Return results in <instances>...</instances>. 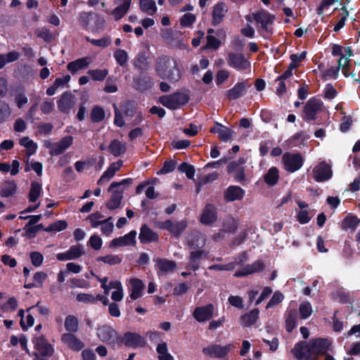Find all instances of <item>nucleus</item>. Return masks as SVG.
Here are the masks:
<instances>
[{
    "mask_svg": "<svg viewBox=\"0 0 360 360\" xmlns=\"http://www.w3.org/2000/svg\"><path fill=\"white\" fill-rule=\"evenodd\" d=\"M103 215L98 211L94 212L88 216L87 219L89 220L91 226L93 228H97L102 224L101 221L99 219L103 218Z\"/></svg>",
    "mask_w": 360,
    "mask_h": 360,
    "instance_id": "obj_60",
    "label": "nucleus"
},
{
    "mask_svg": "<svg viewBox=\"0 0 360 360\" xmlns=\"http://www.w3.org/2000/svg\"><path fill=\"white\" fill-rule=\"evenodd\" d=\"M228 65L238 71L243 72L250 68V62L241 53H229Z\"/></svg>",
    "mask_w": 360,
    "mask_h": 360,
    "instance_id": "obj_8",
    "label": "nucleus"
},
{
    "mask_svg": "<svg viewBox=\"0 0 360 360\" xmlns=\"http://www.w3.org/2000/svg\"><path fill=\"white\" fill-rule=\"evenodd\" d=\"M278 178V169L276 167H271L264 176V181L270 186L276 185Z\"/></svg>",
    "mask_w": 360,
    "mask_h": 360,
    "instance_id": "obj_42",
    "label": "nucleus"
},
{
    "mask_svg": "<svg viewBox=\"0 0 360 360\" xmlns=\"http://www.w3.org/2000/svg\"><path fill=\"white\" fill-rule=\"evenodd\" d=\"M131 0H122V3L115 8L112 11L116 20H120L124 16L130 8Z\"/></svg>",
    "mask_w": 360,
    "mask_h": 360,
    "instance_id": "obj_35",
    "label": "nucleus"
},
{
    "mask_svg": "<svg viewBox=\"0 0 360 360\" xmlns=\"http://www.w3.org/2000/svg\"><path fill=\"white\" fill-rule=\"evenodd\" d=\"M282 161L285 169L290 173H293L302 167L304 160L300 153H285L283 155Z\"/></svg>",
    "mask_w": 360,
    "mask_h": 360,
    "instance_id": "obj_6",
    "label": "nucleus"
},
{
    "mask_svg": "<svg viewBox=\"0 0 360 360\" xmlns=\"http://www.w3.org/2000/svg\"><path fill=\"white\" fill-rule=\"evenodd\" d=\"M20 56V53L15 51L0 54V70L4 68L7 63L18 60Z\"/></svg>",
    "mask_w": 360,
    "mask_h": 360,
    "instance_id": "obj_37",
    "label": "nucleus"
},
{
    "mask_svg": "<svg viewBox=\"0 0 360 360\" xmlns=\"http://www.w3.org/2000/svg\"><path fill=\"white\" fill-rule=\"evenodd\" d=\"M195 15L192 14V13H185L180 19V24L182 27H191L193 22L195 21Z\"/></svg>",
    "mask_w": 360,
    "mask_h": 360,
    "instance_id": "obj_61",
    "label": "nucleus"
},
{
    "mask_svg": "<svg viewBox=\"0 0 360 360\" xmlns=\"http://www.w3.org/2000/svg\"><path fill=\"white\" fill-rule=\"evenodd\" d=\"M154 84L152 78L146 75L141 74L133 77V87L139 92H145L150 90Z\"/></svg>",
    "mask_w": 360,
    "mask_h": 360,
    "instance_id": "obj_15",
    "label": "nucleus"
},
{
    "mask_svg": "<svg viewBox=\"0 0 360 360\" xmlns=\"http://www.w3.org/2000/svg\"><path fill=\"white\" fill-rule=\"evenodd\" d=\"M283 298L284 296L280 291H276L267 303L266 308H271L278 304L283 301Z\"/></svg>",
    "mask_w": 360,
    "mask_h": 360,
    "instance_id": "obj_62",
    "label": "nucleus"
},
{
    "mask_svg": "<svg viewBox=\"0 0 360 360\" xmlns=\"http://www.w3.org/2000/svg\"><path fill=\"white\" fill-rule=\"evenodd\" d=\"M58 110L65 114L69 113L72 108L71 93L65 92L57 101Z\"/></svg>",
    "mask_w": 360,
    "mask_h": 360,
    "instance_id": "obj_32",
    "label": "nucleus"
},
{
    "mask_svg": "<svg viewBox=\"0 0 360 360\" xmlns=\"http://www.w3.org/2000/svg\"><path fill=\"white\" fill-rule=\"evenodd\" d=\"M89 64V61L87 58H81L70 62L67 65V69L72 74H75L78 70L87 68Z\"/></svg>",
    "mask_w": 360,
    "mask_h": 360,
    "instance_id": "obj_34",
    "label": "nucleus"
},
{
    "mask_svg": "<svg viewBox=\"0 0 360 360\" xmlns=\"http://www.w3.org/2000/svg\"><path fill=\"white\" fill-rule=\"evenodd\" d=\"M217 210L212 204H207L202 210L200 222L205 226H211L217 220Z\"/></svg>",
    "mask_w": 360,
    "mask_h": 360,
    "instance_id": "obj_14",
    "label": "nucleus"
},
{
    "mask_svg": "<svg viewBox=\"0 0 360 360\" xmlns=\"http://www.w3.org/2000/svg\"><path fill=\"white\" fill-rule=\"evenodd\" d=\"M97 262H102L110 266L120 264L122 262V257L118 255H108L105 256H101L97 257Z\"/></svg>",
    "mask_w": 360,
    "mask_h": 360,
    "instance_id": "obj_44",
    "label": "nucleus"
},
{
    "mask_svg": "<svg viewBox=\"0 0 360 360\" xmlns=\"http://www.w3.org/2000/svg\"><path fill=\"white\" fill-rule=\"evenodd\" d=\"M114 58L116 63L121 67L127 65L128 61V54L124 49H118L114 52Z\"/></svg>",
    "mask_w": 360,
    "mask_h": 360,
    "instance_id": "obj_46",
    "label": "nucleus"
},
{
    "mask_svg": "<svg viewBox=\"0 0 360 360\" xmlns=\"http://www.w3.org/2000/svg\"><path fill=\"white\" fill-rule=\"evenodd\" d=\"M155 70L159 77L171 83L179 82L182 76L176 60L167 55H162L157 58Z\"/></svg>",
    "mask_w": 360,
    "mask_h": 360,
    "instance_id": "obj_2",
    "label": "nucleus"
},
{
    "mask_svg": "<svg viewBox=\"0 0 360 360\" xmlns=\"http://www.w3.org/2000/svg\"><path fill=\"white\" fill-rule=\"evenodd\" d=\"M190 96L188 94L176 91L170 94L162 95L159 97V103L171 110L181 108L188 103Z\"/></svg>",
    "mask_w": 360,
    "mask_h": 360,
    "instance_id": "obj_3",
    "label": "nucleus"
},
{
    "mask_svg": "<svg viewBox=\"0 0 360 360\" xmlns=\"http://www.w3.org/2000/svg\"><path fill=\"white\" fill-rule=\"evenodd\" d=\"M139 8L149 15H153L157 12L155 0H139Z\"/></svg>",
    "mask_w": 360,
    "mask_h": 360,
    "instance_id": "obj_36",
    "label": "nucleus"
},
{
    "mask_svg": "<svg viewBox=\"0 0 360 360\" xmlns=\"http://www.w3.org/2000/svg\"><path fill=\"white\" fill-rule=\"evenodd\" d=\"M139 238L142 244H148L152 242H158L159 236L147 224H143L140 229Z\"/></svg>",
    "mask_w": 360,
    "mask_h": 360,
    "instance_id": "obj_21",
    "label": "nucleus"
},
{
    "mask_svg": "<svg viewBox=\"0 0 360 360\" xmlns=\"http://www.w3.org/2000/svg\"><path fill=\"white\" fill-rule=\"evenodd\" d=\"M11 115V109L8 103L0 101V123L6 120Z\"/></svg>",
    "mask_w": 360,
    "mask_h": 360,
    "instance_id": "obj_55",
    "label": "nucleus"
},
{
    "mask_svg": "<svg viewBox=\"0 0 360 360\" xmlns=\"http://www.w3.org/2000/svg\"><path fill=\"white\" fill-rule=\"evenodd\" d=\"M246 160L244 158H240L238 160H233L227 165V172L233 174L236 181L242 183L245 180V167L243 166Z\"/></svg>",
    "mask_w": 360,
    "mask_h": 360,
    "instance_id": "obj_9",
    "label": "nucleus"
},
{
    "mask_svg": "<svg viewBox=\"0 0 360 360\" xmlns=\"http://www.w3.org/2000/svg\"><path fill=\"white\" fill-rule=\"evenodd\" d=\"M178 170L181 172L186 174V176L189 179H193L195 176V169L192 165L184 162L178 167Z\"/></svg>",
    "mask_w": 360,
    "mask_h": 360,
    "instance_id": "obj_51",
    "label": "nucleus"
},
{
    "mask_svg": "<svg viewBox=\"0 0 360 360\" xmlns=\"http://www.w3.org/2000/svg\"><path fill=\"white\" fill-rule=\"evenodd\" d=\"M206 39H207V44H206L205 47L207 49H212L214 50H217L220 47V46L221 44V41L219 40L218 39H217L214 36L207 35Z\"/></svg>",
    "mask_w": 360,
    "mask_h": 360,
    "instance_id": "obj_63",
    "label": "nucleus"
},
{
    "mask_svg": "<svg viewBox=\"0 0 360 360\" xmlns=\"http://www.w3.org/2000/svg\"><path fill=\"white\" fill-rule=\"evenodd\" d=\"M176 166V162L173 160H167L158 174H166L173 172Z\"/></svg>",
    "mask_w": 360,
    "mask_h": 360,
    "instance_id": "obj_59",
    "label": "nucleus"
},
{
    "mask_svg": "<svg viewBox=\"0 0 360 360\" xmlns=\"http://www.w3.org/2000/svg\"><path fill=\"white\" fill-rule=\"evenodd\" d=\"M309 136L303 131L297 132L292 136L288 141V146L291 148L304 146Z\"/></svg>",
    "mask_w": 360,
    "mask_h": 360,
    "instance_id": "obj_28",
    "label": "nucleus"
},
{
    "mask_svg": "<svg viewBox=\"0 0 360 360\" xmlns=\"http://www.w3.org/2000/svg\"><path fill=\"white\" fill-rule=\"evenodd\" d=\"M207 253L205 250H198L190 252L189 263L188 268L193 271H197L200 268V262L201 259L204 257L206 258Z\"/></svg>",
    "mask_w": 360,
    "mask_h": 360,
    "instance_id": "obj_24",
    "label": "nucleus"
},
{
    "mask_svg": "<svg viewBox=\"0 0 360 360\" xmlns=\"http://www.w3.org/2000/svg\"><path fill=\"white\" fill-rule=\"evenodd\" d=\"M68 227V223L65 220H58L44 229L46 232H58L65 230Z\"/></svg>",
    "mask_w": 360,
    "mask_h": 360,
    "instance_id": "obj_49",
    "label": "nucleus"
},
{
    "mask_svg": "<svg viewBox=\"0 0 360 360\" xmlns=\"http://www.w3.org/2000/svg\"><path fill=\"white\" fill-rule=\"evenodd\" d=\"M233 133V131L231 129L223 125L220 128L218 136L219 140L226 142L232 137Z\"/></svg>",
    "mask_w": 360,
    "mask_h": 360,
    "instance_id": "obj_57",
    "label": "nucleus"
},
{
    "mask_svg": "<svg viewBox=\"0 0 360 360\" xmlns=\"http://www.w3.org/2000/svg\"><path fill=\"white\" fill-rule=\"evenodd\" d=\"M136 231H131L123 236L115 238L110 241L109 247L110 248H116L118 247L129 246L136 244Z\"/></svg>",
    "mask_w": 360,
    "mask_h": 360,
    "instance_id": "obj_16",
    "label": "nucleus"
},
{
    "mask_svg": "<svg viewBox=\"0 0 360 360\" xmlns=\"http://www.w3.org/2000/svg\"><path fill=\"white\" fill-rule=\"evenodd\" d=\"M231 345L221 346L220 345L212 344L202 349V353L212 358H224L229 352Z\"/></svg>",
    "mask_w": 360,
    "mask_h": 360,
    "instance_id": "obj_13",
    "label": "nucleus"
},
{
    "mask_svg": "<svg viewBox=\"0 0 360 360\" xmlns=\"http://www.w3.org/2000/svg\"><path fill=\"white\" fill-rule=\"evenodd\" d=\"M339 71L338 68L332 66L323 73L322 79L327 80L329 79H337L339 75Z\"/></svg>",
    "mask_w": 360,
    "mask_h": 360,
    "instance_id": "obj_64",
    "label": "nucleus"
},
{
    "mask_svg": "<svg viewBox=\"0 0 360 360\" xmlns=\"http://www.w3.org/2000/svg\"><path fill=\"white\" fill-rule=\"evenodd\" d=\"M64 326L68 333H76L79 328V321L77 318L73 315H68L65 319Z\"/></svg>",
    "mask_w": 360,
    "mask_h": 360,
    "instance_id": "obj_41",
    "label": "nucleus"
},
{
    "mask_svg": "<svg viewBox=\"0 0 360 360\" xmlns=\"http://www.w3.org/2000/svg\"><path fill=\"white\" fill-rule=\"evenodd\" d=\"M41 192V184L37 181H32L30 192L28 194V200L30 202H36L39 198Z\"/></svg>",
    "mask_w": 360,
    "mask_h": 360,
    "instance_id": "obj_40",
    "label": "nucleus"
},
{
    "mask_svg": "<svg viewBox=\"0 0 360 360\" xmlns=\"http://www.w3.org/2000/svg\"><path fill=\"white\" fill-rule=\"evenodd\" d=\"M73 142L72 136H66L62 138L58 142L53 144V148L50 153L53 156H57L62 154L67 148H68Z\"/></svg>",
    "mask_w": 360,
    "mask_h": 360,
    "instance_id": "obj_23",
    "label": "nucleus"
},
{
    "mask_svg": "<svg viewBox=\"0 0 360 360\" xmlns=\"http://www.w3.org/2000/svg\"><path fill=\"white\" fill-rule=\"evenodd\" d=\"M245 191L238 186H229L224 193V200L226 202L241 200L245 196Z\"/></svg>",
    "mask_w": 360,
    "mask_h": 360,
    "instance_id": "obj_19",
    "label": "nucleus"
},
{
    "mask_svg": "<svg viewBox=\"0 0 360 360\" xmlns=\"http://www.w3.org/2000/svg\"><path fill=\"white\" fill-rule=\"evenodd\" d=\"M37 37L44 39L46 43H51L55 39L53 34L49 29L44 27L39 31Z\"/></svg>",
    "mask_w": 360,
    "mask_h": 360,
    "instance_id": "obj_58",
    "label": "nucleus"
},
{
    "mask_svg": "<svg viewBox=\"0 0 360 360\" xmlns=\"http://www.w3.org/2000/svg\"><path fill=\"white\" fill-rule=\"evenodd\" d=\"M17 185L13 180H6L0 189V197L9 198L13 196L17 192Z\"/></svg>",
    "mask_w": 360,
    "mask_h": 360,
    "instance_id": "obj_30",
    "label": "nucleus"
},
{
    "mask_svg": "<svg viewBox=\"0 0 360 360\" xmlns=\"http://www.w3.org/2000/svg\"><path fill=\"white\" fill-rule=\"evenodd\" d=\"M105 118L104 110L98 106H94L91 112V120L94 123H98L103 121Z\"/></svg>",
    "mask_w": 360,
    "mask_h": 360,
    "instance_id": "obj_45",
    "label": "nucleus"
},
{
    "mask_svg": "<svg viewBox=\"0 0 360 360\" xmlns=\"http://www.w3.org/2000/svg\"><path fill=\"white\" fill-rule=\"evenodd\" d=\"M187 227L186 221L182 220L176 223L172 222L170 219H167L160 224L159 228L167 230L176 238L179 237Z\"/></svg>",
    "mask_w": 360,
    "mask_h": 360,
    "instance_id": "obj_11",
    "label": "nucleus"
},
{
    "mask_svg": "<svg viewBox=\"0 0 360 360\" xmlns=\"http://www.w3.org/2000/svg\"><path fill=\"white\" fill-rule=\"evenodd\" d=\"M255 20L259 24H271L274 17L264 10L259 11L253 13Z\"/></svg>",
    "mask_w": 360,
    "mask_h": 360,
    "instance_id": "obj_38",
    "label": "nucleus"
},
{
    "mask_svg": "<svg viewBox=\"0 0 360 360\" xmlns=\"http://www.w3.org/2000/svg\"><path fill=\"white\" fill-rule=\"evenodd\" d=\"M122 345L126 347L137 348L145 347L146 342L143 337L136 333L127 331L121 336Z\"/></svg>",
    "mask_w": 360,
    "mask_h": 360,
    "instance_id": "obj_10",
    "label": "nucleus"
},
{
    "mask_svg": "<svg viewBox=\"0 0 360 360\" xmlns=\"http://www.w3.org/2000/svg\"><path fill=\"white\" fill-rule=\"evenodd\" d=\"M228 11L227 6L224 2H219L214 5L212 14V25L217 26L220 24Z\"/></svg>",
    "mask_w": 360,
    "mask_h": 360,
    "instance_id": "obj_22",
    "label": "nucleus"
},
{
    "mask_svg": "<svg viewBox=\"0 0 360 360\" xmlns=\"http://www.w3.org/2000/svg\"><path fill=\"white\" fill-rule=\"evenodd\" d=\"M333 347L331 341L325 338H314L308 342L300 341L296 343L292 349L293 355L298 359L305 357L306 354L309 356L315 358L321 356L327 352H332Z\"/></svg>",
    "mask_w": 360,
    "mask_h": 360,
    "instance_id": "obj_1",
    "label": "nucleus"
},
{
    "mask_svg": "<svg viewBox=\"0 0 360 360\" xmlns=\"http://www.w3.org/2000/svg\"><path fill=\"white\" fill-rule=\"evenodd\" d=\"M323 102L321 99L315 96L310 98L304 106V120L308 122L315 120L317 112L321 110Z\"/></svg>",
    "mask_w": 360,
    "mask_h": 360,
    "instance_id": "obj_7",
    "label": "nucleus"
},
{
    "mask_svg": "<svg viewBox=\"0 0 360 360\" xmlns=\"http://www.w3.org/2000/svg\"><path fill=\"white\" fill-rule=\"evenodd\" d=\"M61 341L68 347L75 352L81 351L84 347V343L76 337L74 333H66L61 335Z\"/></svg>",
    "mask_w": 360,
    "mask_h": 360,
    "instance_id": "obj_20",
    "label": "nucleus"
},
{
    "mask_svg": "<svg viewBox=\"0 0 360 360\" xmlns=\"http://www.w3.org/2000/svg\"><path fill=\"white\" fill-rule=\"evenodd\" d=\"M32 342L34 349L37 350L32 353V356H34V360H48L53 355V347L44 335L33 337Z\"/></svg>",
    "mask_w": 360,
    "mask_h": 360,
    "instance_id": "obj_4",
    "label": "nucleus"
},
{
    "mask_svg": "<svg viewBox=\"0 0 360 360\" xmlns=\"http://www.w3.org/2000/svg\"><path fill=\"white\" fill-rule=\"evenodd\" d=\"M87 73L93 80L101 82L107 77L108 70L107 69L89 70Z\"/></svg>",
    "mask_w": 360,
    "mask_h": 360,
    "instance_id": "obj_48",
    "label": "nucleus"
},
{
    "mask_svg": "<svg viewBox=\"0 0 360 360\" xmlns=\"http://www.w3.org/2000/svg\"><path fill=\"white\" fill-rule=\"evenodd\" d=\"M247 85L245 82H238L233 87L226 92V97L230 100H236L246 93Z\"/></svg>",
    "mask_w": 360,
    "mask_h": 360,
    "instance_id": "obj_25",
    "label": "nucleus"
},
{
    "mask_svg": "<svg viewBox=\"0 0 360 360\" xmlns=\"http://www.w3.org/2000/svg\"><path fill=\"white\" fill-rule=\"evenodd\" d=\"M122 166V161L119 160L117 162H113L110 165L108 168L103 172L101 178L98 179L97 184L101 185L104 181H108L114 176L116 172L120 169Z\"/></svg>",
    "mask_w": 360,
    "mask_h": 360,
    "instance_id": "obj_29",
    "label": "nucleus"
},
{
    "mask_svg": "<svg viewBox=\"0 0 360 360\" xmlns=\"http://www.w3.org/2000/svg\"><path fill=\"white\" fill-rule=\"evenodd\" d=\"M131 292L129 295L132 300H136L143 295V290L144 289V284L143 281L137 278H133L130 280Z\"/></svg>",
    "mask_w": 360,
    "mask_h": 360,
    "instance_id": "obj_27",
    "label": "nucleus"
},
{
    "mask_svg": "<svg viewBox=\"0 0 360 360\" xmlns=\"http://www.w3.org/2000/svg\"><path fill=\"white\" fill-rule=\"evenodd\" d=\"M360 220L356 216H346L342 222V228L345 230L355 229L359 224Z\"/></svg>",
    "mask_w": 360,
    "mask_h": 360,
    "instance_id": "obj_47",
    "label": "nucleus"
},
{
    "mask_svg": "<svg viewBox=\"0 0 360 360\" xmlns=\"http://www.w3.org/2000/svg\"><path fill=\"white\" fill-rule=\"evenodd\" d=\"M156 266L160 271L167 273L174 271L176 267V264L172 260L158 259Z\"/></svg>",
    "mask_w": 360,
    "mask_h": 360,
    "instance_id": "obj_39",
    "label": "nucleus"
},
{
    "mask_svg": "<svg viewBox=\"0 0 360 360\" xmlns=\"http://www.w3.org/2000/svg\"><path fill=\"white\" fill-rule=\"evenodd\" d=\"M313 174L316 181L323 182L332 177L333 172L329 165L322 162L314 168Z\"/></svg>",
    "mask_w": 360,
    "mask_h": 360,
    "instance_id": "obj_12",
    "label": "nucleus"
},
{
    "mask_svg": "<svg viewBox=\"0 0 360 360\" xmlns=\"http://www.w3.org/2000/svg\"><path fill=\"white\" fill-rule=\"evenodd\" d=\"M134 68L141 72L147 71L150 68L149 54L144 50L139 51L133 60Z\"/></svg>",
    "mask_w": 360,
    "mask_h": 360,
    "instance_id": "obj_18",
    "label": "nucleus"
},
{
    "mask_svg": "<svg viewBox=\"0 0 360 360\" xmlns=\"http://www.w3.org/2000/svg\"><path fill=\"white\" fill-rule=\"evenodd\" d=\"M214 305L208 304L202 307H197L193 312L194 319L198 322H205L211 319L213 316Z\"/></svg>",
    "mask_w": 360,
    "mask_h": 360,
    "instance_id": "obj_17",
    "label": "nucleus"
},
{
    "mask_svg": "<svg viewBox=\"0 0 360 360\" xmlns=\"http://www.w3.org/2000/svg\"><path fill=\"white\" fill-rule=\"evenodd\" d=\"M259 318V309H254L240 316V324L243 327H249L255 324Z\"/></svg>",
    "mask_w": 360,
    "mask_h": 360,
    "instance_id": "obj_31",
    "label": "nucleus"
},
{
    "mask_svg": "<svg viewBox=\"0 0 360 360\" xmlns=\"http://www.w3.org/2000/svg\"><path fill=\"white\" fill-rule=\"evenodd\" d=\"M97 335L101 341L108 344L112 347L121 345V335L111 326L103 325L98 328Z\"/></svg>",
    "mask_w": 360,
    "mask_h": 360,
    "instance_id": "obj_5",
    "label": "nucleus"
},
{
    "mask_svg": "<svg viewBox=\"0 0 360 360\" xmlns=\"http://www.w3.org/2000/svg\"><path fill=\"white\" fill-rule=\"evenodd\" d=\"M297 313L295 309H290L288 312L285 319L286 330L291 332L297 326Z\"/></svg>",
    "mask_w": 360,
    "mask_h": 360,
    "instance_id": "obj_43",
    "label": "nucleus"
},
{
    "mask_svg": "<svg viewBox=\"0 0 360 360\" xmlns=\"http://www.w3.org/2000/svg\"><path fill=\"white\" fill-rule=\"evenodd\" d=\"M86 40L88 42H90L91 44L99 46L101 48H105L110 45L111 44V37L110 36L105 35L103 37L99 39H91L89 37H86Z\"/></svg>",
    "mask_w": 360,
    "mask_h": 360,
    "instance_id": "obj_50",
    "label": "nucleus"
},
{
    "mask_svg": "<svg viewBox=\"0 0 360 360\" xmlns=\"http://www.w3.org/2000/svg\"><path fill=\"white\" fill-rule=\"evenodd\" d=\"M300 318L302 319H307L309 318L312 312L311 305L309 302L305 301L300 304L299 307Z\"/></svg>",
    "mask_w": 360,
    "mask_h": 360,
    "instance_id": "obj_53",
    "label": "nucleus"
},
{
    "mask_svg": "<svg viewBox=\"0 0 360 360\" xmlns=\"http://www.w3.org/2000/svg\"><path fill=\"white\" fill-rule=\"evenodd\" d=\"M245 267L249 271L250 274H252L255 273L263 271L265 269V264L262 260L258 259L251 264H247Z\"/></svg>",
    "mask_w": 360,
    "mask_h": 360,
    "instance_id": "obj_52",
    "label": "nucleus"
},
{
    "mask_svg": "<svg viewBox=\"0 0 360 360\" xmlns=\"http://www.w3.org/2000/svg\"><path fill=\"white\" fill-rule=\"evenodd\" d=\"M76 299L78 302L85 304H94L96 302V297L89 293H78L77 295Z\"/></svg>",
    "mask_w": 360,
    "mask_h": 360,
    "instance_id": "obj_56",
    "label": "nucleus"
},
{
    "mask_svg": "<svg viewBox=\"0 0 360 360\" xmlns=\"http://www.w3.org/2000/svg\"><path fill=\"white\" fill-rule=\"evenodd\" d=\"M110 198L106 203V207L110 210H114L120 206L123 198V191L118 188H113Z\"/></svg>",
    "mask_w": 360,
    "mask_h": 360,
    "instance_id": "obj_26",
    "label": "nucleus"
},
{
    "mask_svg": "<svg viewBox=\"0 0 360 360\" xmlns=\"http://www.w3.org/2000/svg\"><path fill=\"white\" fill-rule=\"evenodd\" d=\"M18 306V301L14 297H9L6 302L4 303L1 309L3 311H14L17 309Z\"/></svg>",
    "mask_w": 360,
    "mask_h": 360,
    "instance_id": "obj_54",
    "label": "nucleus"
},
{
    "mask_svg": "<svg viewBox=\"0 0 360 360\" xmlns=\"http://www.w3.org/2000/svg\"><path fill=\"white\" fill-rule=\"evenodd\" d=\"M108 148L110 153L117 158L126 152L127 146L118 139H113L110 141Z\"/></svg>",
    "mask_w": 360,
    "mask_h": 360,
    "instance_id": "obj_33",
    "label": "nucleus"
}]
</instances>
